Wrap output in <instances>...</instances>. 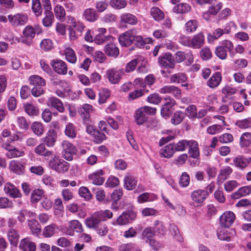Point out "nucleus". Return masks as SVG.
Wrapping results in <instances>:
<instances>
[{"instance_id":"2","label":"nucleus","mask_w":251,"mask_h":251,"mask_svg":"<svg viewBox=\"0 0 251 251\" xmlns=\"http://www.w3.org/2000/svg\"><path fill=\"white\" fill-rule=\"evenodd\" d=\"M119 41L121 46L125 47L129 46L133 43L139 46L143 45L142 37L137 35V32L134 29L128 30L120 35Z\"/></svg>"},{"instance_id":"52","label":"nucleus","mask_w":251,"mask_h":251,"mask_svg":"<svg viewBox=\"0 0 251 251\" xmlns=\"http://www.w3.org/2000/svg\"><path fill=\"white\" fill-rule=\"evenodd\" d=\"M69 227L73 230L77 232H81L83 231V229L81 224L76 220H72L69 222Z\"/></svg>"},{"instance_id":"15","label":"nucleus","mask_w":251,"mask_h":251,"mask_svg":"<svg viewBox=\"0 0 251 251\" xmlns=\"http://www.w3.org/2000/svg\"><path fill=\"white\" fill-rule=\"evenodd\" d=\"M208 196V192L203 190H197L191 194V198L193 201L197 203H201Z\"/></svg>"},{"instance_id":"37","label":"nucleus","mask_w":251,"mask_h":251,"mask_svg":"<svg viewBox=\"0 0 251 251\" xmlns=\"http://www.w3.org/2000/svg\"><path fill=\"white\" fill-rule=\"evenodd\" d=\"M24 108L26 113L30 116H35L39 114L38 108L31 103L24 104Z\"/></svg>"},{"instance_id":"42","label":"nucleus","mask_w":251,"mask_h":251,"mask_svg":"<svg viewBox=\"0 0 251 251\" xmlns=\"http://www.w3.org/2000/svg\"><path fill=\"white\" fill-rule=\"evenodd\" d=\"M44 13L45 17L42 20L43 25L46 27H50L54 21V15L51 11H45Z\"/></svg>"},{"instance_id":"24","label":"nucleus","mask_w":251,"mask_h":251,"mask_svg":"<svg viewBox=\"0 0 251 251\" xmlns=\"http://www.w3.org/2000/svg\"><path fill=\"white\" fill-rule=\"evenodd\" d=\"M83 16L87 21L94 22L98 19L99 15L95 9L89 8L84 11Z\"/></svg>"},{"instance_id":"47","label":"nucleus","mask_w":251,"mask_h":251,"mask_svg":"<svg viewBox=\"0 0 251 251\" xmlns=\"http://www.w3.org/2000/svg\"><path fill=\"white\" fill-rule=\"evenodd\" d=\"M109 4L113 8L120 10L125 8L127 2L126 0H110Z\"/></svg>"},{"instance_id":"61","label":"nucleus","mask_w":251,"mask_h":251,"mask_svg":"<svg viewBox=\"0 0 251 251\" xmlns=\"http://www.w3.org/2000/svg\"><path fill=\"white\" fill-rule=\"evenodd\" d=\"M40 47L45 51L50 50L53 48V43L51 40L45 39L41 42Z\"/></svg>"},{"instance_id":"63","label":"nucleus","mask_w":251,"mask_h":251,"mask_svg":"<svg viewBox=\"0 0 251 251\" xmlns=\"http://www.w3.org/2000/svg\"><path fill=\"white\" fill-rule=\"evenodd\" d=\"M80 196L87 200H89L92 198V195L86 187H81L79 189Z\"/></svg>"},{"instance_id":"17","label":"nucleus","mask_w":251,"mask_h":251,"mask_svg":"<svg viewBox=\"0 0 251 251\" xmlns=\"http://www.w3.org/2000/svg\"><path fill=\"white\" fill-rule=\"evenodd\" d=\"M204 43V36L202 33L201 32L193 36L191 39L190 48L193 49H200Z\"/></svg>"},{"instance_id":"21","label":"nucleus","mask_w":251,"mask_h":251,"mask_svg":"<svg viewBox=\"0 0 251 251\" xmlns=\"http://www.w3.org/2000/svg\"><path fill=\"white\" fill-rule=\"evenodd\" d=\"M56 138V132L53 129H50L49 130L46 136L42 139V140L47 146L51 147L54 145Z\"/></svg>"},{"instance_id":"9","label":"nucleus","mask_w":251,"mask_h":251,"mask_svg":"<svg viewBox=\"0 0 251 251\" xmlns=\"http://www.w3.org/2000/svg\"><path fill=\"white\" fill-rule=\"evenodd\" d=\"M2 147L7 151L5 155L9 158L19 157L23 156L25 154L24 151L19 150L9 144H3Z\"/></svg>"},{"instance_id":"20","label":"nucleus","mask_w":251,"mask_h":251,"mask_svg":"<svg viewBox=\"0 0 251 251\" xmlns=\"http://www.w3.org/2000/svg\"><path fill=\"white\" fill-rule=\"evenodd\" d=\"M166 102L163 105L161 109V114L163 117H169L172 112V108L175 104L173 99H166Z\"/></svg>"},{"instance_id":"7","label":"nucleus","mask_w":251,"mask_h":251,"mask_svg":"<svg viewBox=\"0 0 251 251\" xmlns=\"http://www.w3.org/2000/svg\"><path fill=\"white\" fill-rule=\"evenodd\" d=\"M235 219V214L231 211L225 212L220 217V224L225 227H229Z\"/></svg>"},{"instance_id":"23","label":"nucleus","mask_w":251,"mask_h":251,"mask_svg":"<svg viewBox=\"0 0 251 251\" xmlns=\"http://www.w3.org/2000/svg\"><path fill=\"white\" fill-rule=\"evenodd\" d=\"M120 20L122 23L130 25H136L138 23L137 17L130 13H123L120 16Z\"/></svg>"},{"instance_id":"35","label":"nucleus","mask_w":251,"mask_h":251,"mask_svg":"<svg viewBox=\"0 0 251 251\" xmlns=\"http://www.w3.org/2000/svg\"><path fill=\"white\" fill-rule=\"evenodd\" d=\"M104 51L108 56L114 57H116L119 54L118 48L113 44L106 45L104 47Z\"/></svg>"},{"instance_id":"8","label":"nucleus","mask_w":251,"mask_h":251,"mask_svg":"<svg viewBox=\"0 0 251 251\" xmlns=\"http://www.w3.org/2000/svg\"><path fill=\"white\" fill-rule=\"evenodd\" d=\"M158 62L162 67L165 68L174 69L176 66V62L172 55L170 53H166L158 58Z\"/></svg>"},{"instance_id":"41","label":"nucleus","mask_w":251,"mask_h":251,"mask_svg":"<svg viewBox=\"0 0 251 251\" xmlns=\"http://www.w3.org/2000/svg\"><path fill=\"white\" fill-rule=\"evenodd\" d=\"M54 12L56 18L61 22L65 20L66 12L64 8L60 5H56L54 8Z\"/></svg>"},{"instance_id":"12","label":"nucleus","mask_w":251,"mask_h":251,"mask_svg":"<svg viewBox=\"0 0 251 251\" xmlns=\"http://www.w3.org/2000/svg\"><path fill=\"white\" fill-rule=\"evenodd\" d=\"M222 7L223 3L221 2H219L216 4L211 5L209 6L208 10L203 13V18L206 21H209L211 19V15H216Z\"/></svg>"},{"instance_id":"3","label":"nucleus","mask_w":251,"mask_h":251,"mask_svg":"<svg viewBox=\"0 0 251 251\" xmlns=\"http://www.w3.org/2000/svg\"><path fill=\"white\" fill-rule=\"evenodd\" d=\"M8 20L12 26L17 27L25 25L28 22V18L26 14L18 13L9 15Z\"/></svg>"},{"instance_id":"27","label":"nucleus","mask_w":251,"mask_h":251,"mask_svg":"<svg viewBox=\"0 0 251 251\" xmlns=\"http://www.w3.org/2000/svg\"><path fill=\"white\" fill-rule=\"evenodd\" d=\"M251 192V186H247L240 188L237 191L233 193L231 197L234 199H238L241 197L246 196Z\"/></svg>"},{"instance_id":"26","label":"nucleus","mask_w":251,"mask_h":251,"mask_svg":"<svg viewBox=\"0 0 251 251\" xmlns=\"http://www.w3.org/2000/svg\"><path fill=\"white\" fill-rule=\"evenodd\" d=\"M187 147L189 148V153L190 156L197 158L200 155L197 142L194 140H189Z\"/></svg>"},{"instance_id":"64","label":"nucleus","mask_w":251,"mask_h":251,"mask_svg":"<svg viewBox=\"0 0 251 251\" xmlns=\"http://www.w3.org/2000/svg\"><path fill=\"white\" fill-rule=\"evenodd\" d=\"M121 251H141L132 244H123L120 246Z\"/></svg>"},{"instance_id":"45","label":"nucleus","mask_w":251,"mask_h":251,"mask_svg":"<svg viewBox=\"0 0 251 251\" xmlns=\"http://www.w3.org/2000/svg\"><path fill=\"white\" fill-rule=\"evenodd\" d=\"M29 81L30 84L34 85L35 87L43 86H45L46 84L45 80L42 77L36 75L31 76L29 77Z\"/></svg>"},{"instance_id":"5","label":"nucleus","mask_w":251,"mask_h":251,"mask_svg":"<svg viewBox=\"0 0 251 251\" xmlns=\"http://www.w3.org/2000/svg\"><path fill=\"white\" fill-rule=\"evenodd\" d=\"M23 36L21 37L19 41L28 46L32 44L33 39L35 35L34 28L31 25L26 26L23 31Z\"/></svg>"},{"instance_id":"62","label":"nucleus","mask_w":251,"mask_h":251,"mask_svg":"<svg viewBox=\"0 0 251 251\" xmlns=\"http://www.w3.org/2000/svg\"><path fill=\"white\" fill-rule=\"evenodd\" d=\"M161 97L157 93L151 94L147 98V101L154 104L159 103L161 101Z\"/></svg>"},{"instance_id":"13","label":"nucleus","mask_w":251,"mask_h":251,"mask_svg":"<svg viewBox=\"0 0 251 251\" xmlns=\"http://www.w3.org/2000/svg\"><path fill=\"white\" fill-rule=\"evenodd\" d=\"M50 65L53 70L60 75H65L67 73V66L65 62L61 60H53Z\"/></svg>"},{"instance_id":"54","label":"nucleus","mask_w":251,"mask_h":251,"mask_svg":"<svg viewBox=\"0 0 251 251\" xmlns=\"http://www.w3.org/2000/svg\"><path fill=\"white\" fill-rule=\"evenodd\" d=\"M154 232L158 234L164 235L166 232V228L162 222L155 221L154 223Z\"/></svg>"},{"instance_id":"19","label":"nucleus","mask_w":251,"mask_h":251,"mask_svg":"<svg viewBox=\"0 0 251 251\" xmlns=\"http://www.w3.org/2000/svg\"><path fill=\"white\" fill-rule=\"evenodd\" d=\"M48 105L56 109L59 112H63L65 108L62 102L55 97H51L48 100Z\"/></svg>"},{"instance_id":"60","label":"nucleus","mask_w":251,"mask_h":251,"mask_svg":"<svg viewBox=\"0 0 251 251\" xmlns=\"http://www.w3.org/2000/svg\"><path fill=\"white\" fill-rule=\"evenodd\" d=\"M184 118V114L181 111H176L172 119V123L174 125L179 124Z\"/></svg>"},{"instance_id":"58","label":"nucleus","mask_w":251,"mask_h":251,"mask_svg":"<svg viewBox=\"0 0 251 251\" xmlns=\"http://www.w3.org/2000/svg\"><path fill=\"white\" fill-rule=\"evenodd\" d=\"M198 27V23L196 20H189L185 24V29L188 33L195 31Z\"/></svg>"},{"instance_id":"18","label":"nucleus","mask_w":251,"mask_h":251,"mask_svg":"<svg viewBox=\"0 0 251 251\" xmlns=\"http://www.w3.org/2000/svg\"><path fill=\"white\" fill-rule=\"evenodd\" d=\"M136 218V215L131 212H124L117 219V224L120 226L125 225Z\"/></svg>"},{"instance_id":"6","label":"nucleus","mask_w":251,"mask_h":251,"mask_svg":"<svg viewBox=\"0 0 251 251\" xmlns=\"http://www.w3.org/2000/svg\"><path fill=\"white\" fill-rule=\"evenodd\" d=\"M123 74L122 70L112 68L106 71V76L111 83L115 84L120 82Z\"/></svg>"},{"instance_id":"39","label":"nucleus","mask_w":251,"mask_h":251,"mask_svg":"<svg viewBox=\"0 0 251 251\" xmlns=\"http://www.w3.org/2000/svg\"><path fill=\"white\" fill-rule=\"evenodd\" d=\"M28 226L33 234L38 235L41 232V229L38 221L34 219L28 221Z\"/></svg>"},{"instance_id":"28","label":"nucleus","mask_w":251,"mask_h":251,"mask_svg":"<svg viewBox=\"0 0 251 251\" xmlns=\"http://www.w3.org/2000/svg\"><path fill=\"white\" fill-rule=\"evenodd\" d=\"M233 165L241 169L245 168L249 164V159L242 155H238L233 160Z\"/></svg>"},{"instance_id":"29","label":"nucleus","mask_w":251,"mask_h":251,"mask_svg":"<svg viewBox=\"0 0 251 251\" xmlns=\"http://www.w3.org/2000/svg\"><path fill=\"white\" fill-rule=\"evenodd\" d=\"M4 190L5 193L13 198L19 197L21 195L18 189L10 182L6 183L5 184Z\"/></svg>"},{"instance_id":"1","label":"nucleus","mask_w":251,"mask_h":251,"mask_svg":"<svg viewBox=\"0 0 251 251\" xmlns=\"http://www.w3.org/2000/svg\"><path fill=\"white\" fill-rule=\"evenodd\" d=\"M112 216V213L109 210L98 211L86 218L85 224L89 228L96 229L101 221L111 219Z\"/></svg>"},{"instance_id":"49","label":"nucleus","mask_w":251,"mask_h":251,"mask_svg":"<svg viewBox=\"0 0 251 251\" xmlns=\"http://www.w3.org/2000/svg\"><path fill=\"white\" fill-rule=\"evenodd\" d=\"M44 191L42 189H35L31 195V202L33 203L38 202L44 195Z\"/></svg>"},{"instance_id":"33","label":"nucleus","mask_w":251,"mask_h":251,"mask_svg":"<svg viewBox=\"0 0 251 251\" xmlns=\"http://www.w3.org/2000/svg\"><path fill=\"white\" fill-rule=\"evenodd\" d=\"M92 106L89 104H84L80 112L81 113V117L83 118L84 124L89 123L90 115L89 112L92 110Z\"/></svg>"},{"instance_id":"22","label":"nucleus","mask_w":251,"mask_h":251,"mask_svg":"<svg viewBox=\"0 0 251 251\" xmlns=\"http://www.w3.org/2000/svg\"><path fill=\"white\" fill-rule=\"evenodd\" d=\"M19 247L24 251H35L36 247L35 244L29 238H25L21 241Z\"/></svg>"},{"instance_id":"30","label":"nucleus","mask_w":251,"mask_h":251,"mask_svg":"<svg viewBox=\"0 0 251 251\" xmlns=\"http://www.w3.org/2000/svg\"><path fill=\"white\" fill-rule=\"evenodd\" d=\"M232 172V168L229 166H226L222 168L218 176L217 182L222 183L228 177V176Z\"/></svg>"},{"instance_id":"59","label":"nucleus","mask_w":251,"mask_h":251,"mask_svg":"<svg viewBox=\"0 0 251 251\" xmlns=\"http://www.w3.org/2000/svg\"><path fill=\"white\" fill-rule=\"evenodd\" d=\"M188 141L186 140H182L179 141L177 143H174L173 146L175 149V151H184L186 147L188 146Z\"/></svg>"},{"instance_id":"38","label":"nucleus","mask_w":251,"mask_h":251,"mask_svg":"<svg viewBox=\"0 0 251 251\" xmlns=\"http://www.w3.org/2000/svg\"><path fill=\"white\" fill-rule=\"evenodd\" d=\"M134 118L138 125H143L147 120V117L141 107L136 111Z\"/></svg>"},{"instance_id":"14","label":"nucleus","mask_w":251,"mask_h":251,"mask_svg":"<svg viewBox=\"0 0 251 251\" xmlns=\"http://www.w3.org/2000/svg\"><path fill=\"white\" fill-rule=\"evenodd\" d=\"M104 174V172L102 170H98L88 176L89 180L92 181V183L96 185H100L103 184L104 181V178L102 176Z\"/></svg>"},{"instance_id":"4","label":"nucleus","mask_w":251,"mask_h":251,"mask_svg":"<svg viewBox=\"0 0 251 251\" xmlns=\"http://www.w3.org/2000/svg\"><path fill=\"white\" fill-rule=\"evenodd\" d=\"M49 165L52 169L58 173H62L68 171L70 166L69 163L67 162L60 159L56 156H54L50 161Z\"/></svg>"},{"instance_id":"34","label":"nucleus","mask_w":251,"mask_h":251,"mask_svg":"<svg viewBox=\"0 0 251 251\" xmlns=\"http://www.w3.org/2000/svg\"><path fill=\"white\" fill-rule=\"evenodd\" d=\"M7 237L11 245H17L19 239V234L16 229L10 228L7 232Z\"/></svg>"},{"instance_id":"32","label":"nucleus","mask_w":251,"mask_h":251,"mask_svg":"<svg viewBox=\"0 0 251 251\" xmlns=\"http://www.w3.org/2000/svg\"><path fill=\"white\" fill-rule=\"evenodd\" d=\"M10 170L18 175L24 173L25 167L20 162L16 161H12L9 165Z\"/></svg>"},{"instance_id":"51","label":"nucleus","mask_w":251,"mask_h":251,"mask_svg":"<svg viewBox=\"0 0 251 251\" xmlns=\"http://www.w3.org/2000/svg\"><path fill=\"white\" fill-rule=\"evenodd\" d=\"M65 133L68 137L74 138L76 135V130L75 126L72 123H68L66 125Z\"/></svg>"},{"instance_id":"10","label":"nucleus","mask_w":251,"mask_h":251,"mask_svg":"<svg viewBox=\"0 0 251 251\" xmlns=\"http://www.w3.org/2000/svg\"><path fill=\"white\" fill-rule=\"evenodd\" d=\"M231 30L230 23L227 24L224 29L217 28L215 29L212 34H209L208 40L209 42L213 41L220 38L224 34H228Z\"/></svg>"},{"instance_id":"11","label":"nucleus","mask_w":251,"mask_h":251,"mask_svg":"<svg viewBox=\"0 0 251 251\" xmlns=\"http://www.w3.org/2000/svg\"><path fill=\"white\" fill-rule=\"evenodd\" d=\"M64 157L67 160L70 161L73 159L72 154L76 152L75 146L68 141H63L62 143Z\"/></svg>"},{"instance_id":"36","label":"nucleus","mask_w":251,"mask_h":251,"mask_svg":"<svg viewBox=\"0 0 251 251\" xmlns=\"http://www.w3.org/2000/svg\"><path fill=\"white\" fill-rule=\"evenodd\" d=\"M137 184V180L133 176L127 175L124 178V187L128 190H133Z\"/></svg>"},{"instance_id":"50","label":"nucleus","mask_w":251,"mask_h":251,"mask_svg":"<svg viewBox=\"0 0 251 251\" xmlns=\"http://www.w3.org/2000/svg\"><path fill=\"white\" fill-rule=\"evenodd\" d=\"M64 54L67 61L71 63H75L76 60V57L74 51L68 48L65 50Z\"/></svg>"},{"instance_id":"48","label":"nucleus","mask_w":251,"mask_h":251,"mask_svg":"<svg viewBox=\"0 0 251 251\" xmlns=\"http://www.w3.org/2000/svg\"><path fill=\"white\" fill-rule=\"evenodd\" d=\"M31 129L33 133L38 136H41L44 131L42 124L38 122H35L32 123Z\"/></svg>"},{"instance_id":"53","label":"nucleus","mask_w":251,"mask_h":251,"mask_svg":"<svg viewBox=\"0 0 251 251\" xmlns=\"http://www.w3.org/2000/svg\"><path fill=\"white\" fill-rule=\"evenodd\" d=\"M151 14L152 18L156 21H160L162 20L164 15L163 12L158 7H152L151 10Z\"/></svg>"},{"instance_id":"25","label":"nucleus","mask_w":251,"mask_h":251,"mask_svg":"<svg viewBox=\"0 0 251 251\" xmlns=\"http://www.w3.org/2000/svg\"><path fill=\"white\" fill-rule=\"evenodd\" d=\"M222 75L219 72H216L209 79L207 85L211 88H216L219 86L222 81Z\"/></svg>"},{"instance_id":"43","label":"nucleus","mask_w":251,"mask_h":251,"mask_svg":"<svg viewBox=\"0 0 251 251\" xmlns=\"http://www.w3.org/2000/svg\"><path fill=\"white\" fill-rule=\"evenodd\" d=\"M187 80L186 75L184 73H179L170 76V80L172 83H182Z\"/></svg>"},{"instance_id":"55","label":"nucleus","mask_w":251,"mask_h":251,"mask_svg":"<svg viewBox=\"0 0 251 251\" xmlns=\"http://www.w3.org/2000/svg\"><path fill=\"white\" fill-rule=\"evenodd\" d=\"M236 91V88L228 85H225L222 90V94L227 98H229L232 95L235 94Z\"/></svg>"},{"instance_id":"46","label":"nucleus","mask_w":251,"mask_h":251,"mask_svg":"<svg viewBox=\"0 0 251 251\" xmlns=\"http://www.w3.org/2000/svg\"><path fill=\"white\" fill-rule=\"evenodd\" d=\"M31 8L36 17H39L42 15L43 9L40 0H32Z\"/></svg>"},{"instance_id":"44","label":"nucleus","mask_w":251,"mask_h":251,"mask_svg":"<svg viewBox=\"0 0 251 251\" xmlns=\"http://www.w3.org/2000/svg\"><path fill=\"white\" fill-rule=\"evenodd\" d=\"M251 144V133L245 132L242 134L240 138V145L241 147H249Z\"/></svg>"},{"instance_id":"16","label":"nucleus","mask_w":251,"mask_h":251,"mask_svg":"<svg viewBox=\"0 0 251 251\" xmlns=\"http://www.w3.org/2000/svg\"><path fill=\"white\" fill-rule=\"evenodd\" d=\"M159 92L161 94H171L176 98L181 97L180 90L173 85H166L160 89Z\"/></svg>"},{"instance_id":"56","label":"nucleus","mask_w":251,"mask_h":251,"mask_svg":"<svg viewBox=\"0 0 251 251\" xmlns=\"http://www.w3.org/2000/svg\"><path fill=\"white\" fill-rule=\"evenodd\" d=\"M190 6L187 3H181L174 7V10L178 13H185L190 11Z\"/></svg>"},{"instance_id":"57","label":"nucleus","mask_w":251,"mask_h":251,"mask_svg":"<svg viewBox=\"0 0 251 251\" xmlns=\"http://www.w3.org/2000/svg\"><path fill=\"white\" fill-rule=\"evenodd\" d=\"M215 54L220 59L224 60L227 57V50L224 48V46H219L215 49Z\"/></svg>"},{"instance_id":"31","label":"nucleus","mask_w":251,"mask_h":251,"mask_svg":"<svg viewBox=\"0 0 251 251\" xmlns=\"http://www.w3.org/2000/svg\"><path fill=\"white\" fill-rule=\"evenodd\" d=\"M175 151L173 144H170L161 149L159 153L161 156L169 158L173 156Z\"/></svg>"},{"instance_id":"40","label":"nucleus","mask_w":251,"mask_h":251,"mask_svg":"<svg viewBox=\"0 0 251 251\" xmlns=\"http://www.w3.org/2000/svg\"><path fill=\"white\" fill-rule=\"evenodd\" d=\"M58 230V226L54 224H51L45 227L43 231V235L45 237H50L52 236Z\"/></svg>"}]
</instances>
